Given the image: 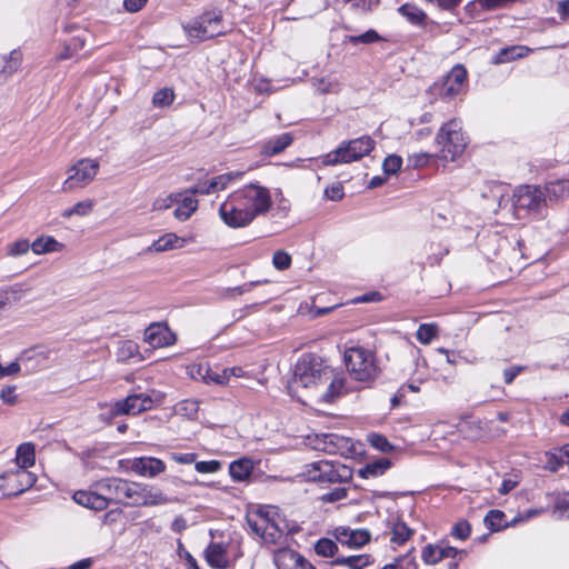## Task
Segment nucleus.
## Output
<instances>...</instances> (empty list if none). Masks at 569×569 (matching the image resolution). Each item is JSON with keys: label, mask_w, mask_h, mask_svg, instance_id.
I'll return each mask as SVG.
<instances>
[{"label": "nucleus", "mask_w": 569, "mask_h": 569, "mask_svg": "<svg viewBox=\"0 0 569 569\" xmlns=\"http://www.w3.org/2000/svg\"><path fill=\"white\" fill-rule=\"evenodd\" d=\"M274 204L277 217L288 216L291 206L281 192L273 199L269 188L259 182H250L227 196L219 207V217L229 228H246L257 218L267 217Z\"/></svg>", "instance_id": "nucleus-1"}, {"label": "nucleus", "mask_w": 569, "mask_h": 569, "mask_svg": "<svg viewBox=\"0 0 569 569\" xmlns=\"http://www.w3.org/2000/svg\"><path fill=\"white\" fill-rule=\"evenodd\" d=\"M332 378V369L315 353L302 355L295 366L292 388L318 392Z\"/></svg>", "instance_id": "nucleus-2"}, {"label": "nucleus", "mask_w": 569, "mask_h": 569, "mask_svg": "<svg viewBox=\"0 0 569 569\" xmlns=\"http://www.w3.org/2000/svg\"><path fill=\"white\" fill-rule=\"evenodd\" d=\"M248 525L266 543H277L286 532L283 519L276 507H262L248 518Z\"/></svg>", "instance_id": "nucleus-3"}, {"label": "nucleus", "mask_w": 569, "mask_h": 569, "mask_svg": "<svg viewBox=\"0 0 569 569\" xmlns=\"http://www.w3.org/2000/svg\"><path fill=\"white\" fill-rule=\"evenodd\" d=\"M351 378L359 382H372L379 376V367L372 351L363 347H350L343 356Z\"/></svg>", "instance_id": "nucleus-4"}, {"label": "nucleus", "mask_w": 569, "mask_h": 569, "mask_svg": "<svg viewBox=\"0 0 569 569\" xmlns=\"http://www.w3.org/2000/svg\"><path fill=\"white\" fill-rule=\"evenodd\" d=\"M436 144L439 147V158L446 161L457 160L467 147L461 121L451 119L443 123L436 136Z\"/></svg>", "instance_id": "nucleus-5"}, {"label": "nucleus", "mask_w": 569, "mask_h": 569, "mask_svg": "<svg viewBox=\"0 0 569 569\" xmlns=\"http://www.w3.org/2000/svg\"><path fill=\"white\" fill-rule=\"evenodd\" d=\"M300 477L306 481L319 483H341L352 478V470L340 462L319 460L306 465Z\"/></svg>", "instance_id": "nucleus-6"}, {"label": "nucleus", "mask_w": 569, "mask_h": 569, "mask_svg": "<svg viewBox=\"0 0 569 569\" xmlns=\"http://www.w3.org/2000/svg\"><path fill=\"white\" fill-rule=\"evenodd\" d=\"M186 34L192 41L202 42L226 34L220 10H212L193 18L182 26Z\"/></svg>", "instance_id": "nucleus-7"}, {"label": "nucleus", "mask_w": 569, "mask_h": 569, "mask_svg": "<svg viewBox=\"0 0 569 569\" xmlns=\"http://www.w3.org/2000/svg\"><path fill=\"white\" fill-rule=\"evenodd\" d=\"M375 141L369 136H362L349 141H343L337 149L323 157V164L336 166L358 161L369 154L375 148Z\"/></svg>", "instance_id": "nucleus-8"}, {"label": "nucleus", "mask_w": 569, "mask_h": 569, "mask_svg": "<svg viewBox=\"0 0 569 569\" xmlns=\"http://www.w3.org/2000/svg\"><path fill=\"white\" fill-rule=\"evenodd\" d=\"M153 406L154 399L152 395L141 392L140 388H134L124 399L116 401L110 407L107 418L112 419L122 415L137 416L141 412L151 410Z\"/></svg>", "instance_id": "nucleus-9"}, {"label": "nucleus", "mask_w": 569, "mask_h": 569, "mask_svg": "<svg viewBox=\"0 0 569 569\" xmlns=\"http://www.w3.org/2000/svg\"><path fill=\"white\" fill-rule=\"evenodd\" d=\"M512 204L518 213H539L546 207V194L537 186H520L512 196Z\"/></svg>", "instance_id": "nucleus-10"}, {"label": "nucleus", "mask_w": 569, "mask_h": 569, "mask_svg": "<svg viewBox=\"0 0 569 569\" xmlns=\"http://www.w3.org/2000/svg\"><path fill=\"white\" fill-rule=\"evenodd\" d=\"M99 162L94 159L83 158L67 170V179L62 190L68 192L88 186L97 176Z\"/></svg>", "instance_id": "nucleus-11"}, {"label": "nucleus", "mask_w": 569, "mask_h": 569, "mask_svg": "<svg viewBox=\"0 0 569 569\" xmlns=\"http://www.w3.org/2000/svg\"><path fill=\"white\" fill-rule=\"evenodd\" d=\"M467 70L462 64L455 66L441 82L433 83L429 91L443 99H451L465 90Z\"/></svg>", "instance_id": "nucleus-12"}, {"label": "nucleus", "mask_w": 569, "mask_h": 569, "mask_svg": "<svg viewBox=\"0 0 569 569\" xmlns=\"http://www.w3.org/2000/svg\"><path fill=\"white\" fill-rule=\"evenodd\" d=\"M0 478L2 479L0 490L4 492L6 497H17L37 482V476L24 469L9 470Z\"/></svg>", "instance_id": "nucleus-13"}, {"label": "nucleus", "mask_w": 569, "mask_h": 569, "mask_svg": "<svg viewBox=\"0 0 569 569\" xmlns=\"http://www.w3.org/2000/svg\"><path fill=\"white\" fill-rule=\"evenodd\" d=\"M144 341L152 348H163L173 345L176 336L167 325L154 322L144 330Z\"/></svg>", "instance_id": "nucleus-14"}, {"label": "nucleus", "mask_w": 569, "mask_h": 569, "mask_svg": "<svg viewBox=\"0 0 569 569\" xmlns=\"http://www.w3.org/2000/svg\"><path fill=\"white\" fill-rule=\"evenodd\" d=\"M335 537L340 543L353 549L363 547L371 538L367 529H350L348 527L336 528Z\"/></svg>", "instance_id": "nucleus-15"}, {"label": "nucleus", "mask_w": 569, "mask_h": 569, "mask_svg": "<svg viewBox=\"0 0 569 569\" xmlns=\"http://www.w3.org/2000/svg\"><path fill=\"white\" fill-rule=\"evenodd\" d=\"M131 469L142 477L153 478L166 470V465L154 457H140L131 461Z\"/></svg>", "instance_id": "nucleus-16"}, {"label": "nucleus", "mask_w": 569, "mask_h": 569, "mask_svg": "<svg viewBox=\"0 0 569 569\" xmlns=\"http://www.w3.org/2000/svg\"><path fill=\"white\" fill-rule=\"evenodd\" d=\"M73 500L78 505L96 511L104 510L108 507L104 495L98 490H78L73 493Z\"/></svg>", "instance_id": "nucleus-17"}, {"label": "nucleus", "mask_w": 569, "mask_h": 569, "mask_svg": "<svg viewBox=\"0 0 569 569\" xmlns=\"http://www.w3.org/2000/svg\"><path fill=\"white\" fill-rule=\"evenodd\" d=\"M372 562L373 558L367 553L338 557L335 560L327 562L326 569H363Z\"/></svg>", "instance_id": "nucleus-18"}, {"label": "nucleus", "mask_w": 569, "mask_h": 569, "mask_svg": "<svg viewBox=\"0 0 569 569\" xmlns=\"http://www.w3.org/2000/svg\"><path fill=\"white\" fill-rule=\"evenodd\" d=\"M187 240L177 236L173 232H168L154 240L150 247L147 248V252H164L173 249L183 248L187 244Z\"/></svg>", "instance_id": "nucleus-19"}, {"label": "nucleus", "mask_w": 569, "mask_h": 569, "mask_svg": "<svg viewBox=\"0 0 569 569\" xmlns=\"http://www.w3.org/2000/svg\"><path fill=\"white\" fill-rule=\"evenodd\" d=\"M137 506H161L167 505L171 499L160 489L141 485Z\"/></svg>", "instance_id": "nucleus-20"}, {"label": "nucleus", "mask_w": 569, "mask_h": 569, "mask_svg": "<svg viewBox=\"0 0 569 569\" xmlns=\"http://www.w3.org/2000/svg\"><path fill=\"white\" fill-rule=\"evenodd\" d=\"M530 52H532V49H530L526 46H521V44L510 46V47L501 48L492 57L491 61L493 64L508 63V62L515 61L517 59L525 58Z\"/></svg>", "instance_id": "nucleus-21"}, {"label": "nucleus", "mask_w": 569, "mask_h": 569, "mask_svg": "<svg viewBox=\"0 0 569 569\" xmlns=\"http://www.w3.org/2000/svg\"><path fill=\"white\" fill-rule=\"evenodd\" d=\"M352 442L349 438L337 433H327L326 453L349 456L351 453Z\"/></svg>", "instance_id": "nucleus-22"}, {"label": "nucleus", "mask_w": 569, "mask_h": 569, "mask_svg": "<svg viewBox=\"0 0 569 569\" xmlns=\"http://www.w3.org/2000/svg\"><path fill=\"white\" fill-rule=\"evenodd\" d=\"M302 556L289 548H282L274 552L273 562L278 569H297Z\"/></svg>", "instance_id": "nucleus-23"}, {"label": "nucleus", "mask_w": 569, "mask_h": 569, "mask_svg": "<svg viewBox=\"0 0 569 569\" xmlns=\"http://www.w3.org/2000/svg\"><path fill=\"white\" fill-rule=\"evenodd\" d=\"M123 479L120 478H106L97 481L93 487L100 491L101 495H104L108 505L111 501L118 502L120 495V487Z\"/></svg>", "instance_id": "nucleus-24"}, {"label": "nucleus", "mask_w": 569, "mask_h": 569, "mask_svg": "<svg viewBox=\"0 0 569 569\" xmlns=\"http://www.w3.org/2000/svg\"><path fill=\"white\" fill-rule=\"evenodd\" d=\"M293 141L291 133L286 132L269 139L261 149V154L271 157L281 153Z\"/></svg>", "instance_id": "nucleus-25"}, {"label": "nucleus", "mask_w": 569, "mask_h": 569, "mask_svg": "<svg viewBox=\"0 0 569 569\" xmlns=\"http://www.w3.org/2000/svg\"><path fill=\"white\" fill-rule=\"evenodd\" d=\"M180 194V201L177 202L179 206L176 208L173 214L179 221H186L198 209V200L190 193V190Z\"/></svg>", "instance_id": "nucleus-26"}, {"label": "nucleus", "mask_w": 569, "mask_h": 569, "mask_svg": "<svg viewBox=\"0 0 569 569\" xmlns=\"http://www.w3.org/2000/svg\"><path fill=\"white\" fill-rule=\"evenodd\" d=\"M63 248H64V246L61 242H59L57 239H54L52 236L38 237L31 243V250L36 254L60 252L63 250Z\"/></svg>", "instance_id": "nucleus-27"}, {"label": "nucleus", "mask_w": 569, "mask_h": 569, "mask_svg": "<svg viewBox=\"0 0 569 569\" xmlns=\"http://www.w3.org/2000/svg\"><path fill=\"white\" fill-rule=\"evenodd\" d=\"M204 556L211 567L224 568L228 563L227 551L221 543H210L204 550Z\"/></svg>", "instance_id": "nucleus-28"}, {"label": "nucleus", "mask_w": 569, "mask_h": 569, "mask_svg": "<svg viewBox=\"0 0 569 569\" xmlns=\"http://www.w3.org/2000/svg\"><path fill=\"white\" fill-rule=\"evenodd\" d=\"M36 462V450L31 442L21 443L16 451L17 469H24L32 467Z\"/></svg>", "instance_id": "nucleus-29"}, {"label": "nucleus", "mask_w": 569, "mask_h": 569, "mask_svg": "<svg viewBox=\"0 0 569 569\" xmlns=\"http://www.w3.org/2000/svg\"><path fill=\"white\" fill-rule=\"evenodd\" d=\"M398 12L411 24L425 27L427 23V13L416 4L405 3L398 8Z\"/></svg>", "instance_id": "nucleus-30"}, {"label": "nucleus", "mask_w": 569, "mask_h": 569, "mask_svg": "<svg viewBox=\"0 0 569 569\" xmlns=\"http://www.w3.org/2000/svg\"><path fill=\"white\" fill-rule=\"evenodd\" d=\"M505 518L506 515L501 510L492 509L485 517V525L492 531H499L518 523V518H513L511 521H506Z\"/></svg>", "instance_id": "nucleus-31"}, {"label": "nucleus", "mask_w": 569, "mask_h": 569, "mask_svg": "<svg viewBox=\"0 0 569 569\" xmlns=\"http://www.w3.org/2000/svg\"><path fill=\"white\" fill-rule=\"evenodd\" d=\"M345 378L332 372V378L327 382L326 391L319 395V399L323 402H331L339 397L345 389Z\"/></svg>", "instance_id": "nucleus-32"}, {"label": "nucleus", "mask_w": 569, "mask_h": 569, "mask_svg": "<svg viewBox=\"0 0 569 569\" xmlns=\"http://www.w3.org/2000/svg\"><path fill=\"white\" fill-rule=\"evenodd\" d=\"M141 483L122 480L118 503L137 506Z\"/></svg>", "instance_id": "nucleus-33"}, {"label": "nucleus", "mask_w": 569, "mask_h": 569, "mask_svg": "<svg viewBox=\"0 0 569 569\" xmlns=\"http://www.w3.org/2000/svg\"><path fill=\"white\" fill-rule=\"evenodd\" d=\"M253 470V465L250 459H239L230 463L229 475L234 481L247 480Z\"/></svg>", "instance_id": "nucleus-34"}, {"label": "nucleus", "mask_w": 569, "mask_h": 569, "mask_svg": "<svg viewBox=\"0 0 569 569\" xmlns=\"http://www.w3.org/2000/svg\"><path fill=\"white\" fill-rule=\"evenodd\" d=\"M546 194V202L557 201L569 196V180H557L546 184L542 189Z\"/></svg>", "instance_id": "nucleus-35"}, {"label": "nucleus", "mask_w": 569, "mask_h": 569, "mask_svg": "<svg viewBox=\"0 0 569 569\" xmlns=\"http://www.w3.org/2000/svg\"><path fill=\"white\" fill-rule=\"evenodd\" d=\"M390 465L389 459L381 458L373 462L366 463L358 472L361 478H375L383 475L389 469Z\"/></svg>", "instance_id": "nucleus-36"}, {"label": "nucleus", "mask_w": 569, "mask_h": 569, "mask_svg": "<svg viewBox=\"0 0 569 569\" xmlns=\"http://www.w3.org/2000/svg\"><path fill=\"white\" fill-rule=\"evenodd\" d=\"M421 559L428 566L438 565L443 560L441 541L439 543H428L421 549Z\"/></svg>", "instance_id": "nucleus-37"}, {"label": "nucleus", "mask_w": 569, "mask_h": 569, "mask_svg": "<svg viewBox=\"0 0 569 569\" xmlns=\"http://www.w3.org/2000/svg\"><path fill=\"white\" fill-rule=\"evenodd\" d=\"M242 176H243V172L234 171V172L222 173V174L211 178L209 181H210V186L213 190V193L227 189L232 182L240 180L242 178Z\"/></svg>", "instance_id": "nucleus-38"}, {"label": "nucleus", "mask_w": 569, "mask_h": 569, "mask_svg": "<svg viewBox=\"0 0 569 569\" xmlns=\"http://www.w3.org/2000/svg\"><path fill=\"white\" fill-rule=\"evenodd\" d=\"M174 99V90L172 88L164 87L153 93L151 103L157 109H163L170 107Z\"/></svg>", "instance_id": "nucleus-39"}, {"label": "nucleus", "mask_w": 569, "mask_h": 569, "mask_svg": "<svg viewBox=\"0 0 569 569\" xmlns=\"http://www.w3.org/2000/svg\"><path fill=\"white\" fill-rule=\"evenodd\" d=\"M413 535V530L410 529L402 520H397L391 527V542L396 545H403Z\"/></svg>", "instance_id": "nucleus-40"}, {"label": "nucleus", "mask_w": 569, "mask_h": 569, "mask_svg": "<svg viewBox=\"0 0 569 569\" xmlns=\"http://www.w3.org/2000/svg\"><path fill=\"white\" fill-rule=\"evenodd\" d=\"M313 88L318 93H338L341 89L338 79L332 77L317 78L312 81Z\"/></svg>", "instance_id": "nucleus-41"}, {"label": "nucleus", "mask_w": 569, "mask_h": 569, "mask_svg": "<svg viewBox=\"0 0 569 569\" xmlns=\"http://www.w3.org/2000/svg\"><path fill=\"white\" fill-rule=\"evenodd\" d=\"M117 357L120 361H129L132 359L141 360L139 347L131 340H126L120 343L117 351Z\"/></svg>", "instance_id": "nucleus-42"}, {"label": "nucleus", "mask_w": 569, "mask_h": 569, "mask_svg": "<svg viewBox=\"0 0 569 569\" xmlns=\"http://www.w3.org/2000/svg\"><path fill=\"white\" fill-rule=\"evenodd\" d=\"M517 0H475L469 2L466 6L467 10H471L472 8L479 7L485 11H493L508 7L509 4L516 2Z\"/></svg>", "instance_id": "nucleus-43"}, {"label": "nucleus", "mask_w": 569, "mask_h": 569, "mask_svg": "<svg viewBox=\"0 0 569 569\" xmlns=\"http://www.w3.org/2000/svg\"><path fill=\"white\" fill-rule=\"evenodd\" d=\"M315 551L320 557L332 558L338 552V546L329 538H321L315 543Z\"/></svg>", "instance_id": "nucleus-44"}, {"label": "nucleus", "mask_w": 569, "mask_h": 569, "mask_svg": "<svg viewBox=\"0 0 569 569\" xmlns=\"http://www.w3.org/2000/svg\"><path fill=\"white\" fill-rule=\"evenodd\" d=\"M439 333L436 323H422L419 326L416 337L422 345H429Z\"/></svg>", "instance_id": "nucleus-45"}, {"label": "nucleus", "mask_w": 569, "mask_h": 569, "mask_svg": "<svg viewBox=\"0 0 569 569\" xmlns=\"http://www.w3.org/2000/svg\"><path fill=\"white\" fill-rule=\"evenodd\" d=\"M1 60L6 62L2 68V73L12 74L19 69L22 61V54L20 51L13 50L9 53L8 57H2Z\"/></svg>", "instance_id": "nucleus-46"}, {"label": "nucleus", "mask_w": 569, "mask_h": 569, "mask_svg": "<svg viewBox=\"0 0 569 569\" xmlns=\"http://www.w3.org/2000/svg\"><path fill=\"white\" fill-rule=\"evenodd\" d=\"M347 40L349 43L357 46L359 43H365V44L376 43V42L381 41L382 38L379 36V33L376 30L369 29L359 36H349V37H347Z\"/></svg>", "instance_id": "nucleus-47"}, {"label": "nucleus", "mask_w": 569, "mask_h": 569, "mask_svg": "<svg viewBox=\"0 0 569 569\" xmlns=\"http://www.w3.org/2000/svg\"><path fill=\"white\" fill-rule=\"evenodd\" d=\"M349 3L356 13L368 14L379 7L380 0H350Z\"/></svg>", "instance_id": "nucleus-48"}, {"label": "nucleus", "mask_w": 569, "mask_h": 569, "mask_svg": "<svg viewBox=\"0 0 569 569\" xmlns=\"http://www.w3.org/2000/svg\"><path fill=\"white\" fill-rule=\"evenodd\" d=\"M31 249V243L27 239H19L7 244V254L10 257H20Z\"/></svg>", "instance_id": "nucleus-49"}, {"label": "nucleus", "mask_w": 569, "mask_h": 569, "mask_svg": "<svg viewBox=\"0 0 569 569\" xmlns=\"http://www.w3.org/2000/svg\"><path fill=\"white\" fill-rule=\"evenodd\" d=\"M180 193H171L164 197H158L152 202V210L153 211H163L172 207L173 203L180 201Z\"/></svg>", "instance_id": "nucleus-50"}, {"label": "nucleus", "mask_w": 569, "mask_h": 569, "mask_svg": "<svg viewBox=\"0 0 569 569\" xmlns=\"http://www.w3.org/2000/svg\"><path fill=\"white\" fill-rule=\"evenodd\" d=\"M471 533V526L467 520H460L451 528L450 536L457 540H466Z\"/></svg>", "instance_id": "nucleus-51"}, {"label": "nucleus", "mask_w": 569, "mask_h": 569, "mask_svg": "<svg viewBox=\"0 0 569 569\" xmlns=\"http://www.w3.org/2000/svg\"><path fill=\"white\" fill-rule=\"evenodd\" d=\"M327 433H311L306 437V445L312 450L326 453Z\"/></svg>", "instance_id": "nucleus-52"}, {"label": "nucleus", "mask_w": 569, "mask_h": 569, "mask_svg": "<svg viewBox=\"0 0 569 569\" xmlns=\"http://www.w3.org/2000/svg\"><path fill=\"white\" fill-rule=\"evenodd\" d=\"M194 469L199 473H216L222 469L219 460L196 461Z\"/></svg>", "instance_id": "nucleus-53"}, {"label": "nucleus", "mask_w": 569, "mask_h": 569, "mask_svg": "<svg viewBox=\"0 0 569 569\" xmlns=\"http://www.w3.org/2000/svg\"><path fill=\"white\" fill-rule=\"evenodd\" d=\"M272 264L277 270H287L291 266V256L283 250H278L273 253Z\"/></svg>", "instance_id": "nucleus-54"}, {"label": "nucleus", "mask_w": 569, "mask_h": 569, "mask_svg": "<svg viewBox=\"0 0 569 569\" xmlns=\"http://www.w3.org/2000/svg\"><path fill=\"white\" fill-rule=\"evenodd\" d=\"M368 441L373 448L382 452H389L392 450V445L381 435L371 433L368 436Z\"/></svg>", "instance_id": "nucleus-55"}, {"label": "nucleus", "mask_w": 569, "mask_h": 569, "mask_svg": "<svg viewBox=\"0 0 569 569\" xmlns=\"http://www.w3.org/2000/svg\"><path fill=\"white\" fill-rule=\"evenodd\" d=\"M563 465V459L557 451L546 452L545 468L551 472H557Z\"/></svg>", "instance_id": "nucleus-56"}, {"label": "nucleus", "mask_w": 569, "mask_h": 569, "mask_svg": "<svg viewBox=\"0 0 569 569\" xmlns=\"http://www.w3.org/2000/svg\"><path fill=\"white\" fill-rule=\"evenodd\" d=\"M402 164V159L399 156L391 154L388 156L382 164L383 171L387 174H395L397 173Z\"/></svg>", "instance_id": "nucleus-57"}, {"label": "nucleus", "mask_w": 569, "mask_h": 569, "mask_svg": "<svg viewBox=\"0 0 569 569\" xmlns=\"http://www.w3.org/2000/svg\"><path fill=\"white\" fill-rule=\"evenodd\" d=\"M207 385H226L227 383V372L222 369H213L210 367V372L206 376Z\"/></svg>", "instance_id": "nucleus-58"}, {"label": "nucleus", "mask_w": 569, "mask_h": 569, "mask_svg": "<svg viewBox=\"0 0 569 569\" xmlns=\"http://www.w3.org/2000/svg\"><path fill=\"white\" fill-rule=\"evenodd\" d=\"M0 399L6 405L14 406L19 400V397L16 393V386H6L2 388L0 391Z\"/></svg>", "instance_id": "nucleus-59"}, {"label": "nucleus", "mask_w": 569, "mask_h": 569, "mask_svg": "<svg viewBox=\"0 0 569 569\" xmlns=\"http://www.w3.org/2000/svg\"><path fill=\"white\" fill-rule=\"evenodd\" d=\"M438 157V154H435ZM433 158V154L427 152L415 153L408 157V162L413 168L423 167L429 163L430 159Z\"/></svg>", "instance_id": "nucleus-60"}, {"label": "nucleus", "mask_w": 569, "mask_h": 569, "mask_svg": "<svg viewBox=\"0 0 569 569\" xmlns=\"http://www.w3.org/2000/svg\"><path fill=\"white\" fill-rule=\"evenodd\" d=\"M441 547H442V551H443V559L459 558V560H461L467 556V551L465 549H457L455 547L447 545L445 541H441Z\"/></svg>", "instance_id": "nucleus-61"}, {"label": "nucleus", "mask_w": 569, "mask_h": 569, "mask_svg": "<svg viewBox=\"0 0 569 569\" xmlns=\"http://www.w3.org/2000/svg\"><path fill=\"white\" fill-rule=\"evenodd\" d=\"M210 372V366L208 363H199L190 367V375L196 380L206 382V376Z\"/></svg>", "instance_id": "nucleus-62"}, {"label": "nucleus", "mask_w": 569, "mask_h": 569, "mask_svg": "<svg viewBox=\"0 0 569 569\" xmlns=\"http://www.w3.org/2000/svg\"><path fill=\"white\" fill-rule=\"evenodd\" d=\"M348 490L347 488H336L322 496V500L325 502H336L342 500L347 497Z\"/></svg>", "instance_id": "nucleus-63"}, {"label": "nucleus", "mask_w": 569, "mask_h": 569, "mask_svg": "<svg viewBox=\"0 0 569 569\" xmlns=\"http://www.w3.org/2000/svg\"><path fill=\"white\" fill-rule=\"evenodd\" d=\"M326 197L331 201H338L343 198V188L340 183L332 184L325 190Z\"/></svg>", "instance_id": "nucleus-64"}]
</instances>
